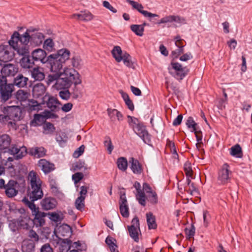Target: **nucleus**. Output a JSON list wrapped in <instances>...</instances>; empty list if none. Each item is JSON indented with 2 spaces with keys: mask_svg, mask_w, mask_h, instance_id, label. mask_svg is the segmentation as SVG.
Segmentation results:
<instances>
[{
  "mask_svg": "<svg viewBox=\"0 0 252 252\" xmlns=\"http://www.w3.org/2000/svg\"><path fill=\"white\" fill-rule=\"evenodd\" d=\"M30 152L32 156L37 158H39L46 155V150L42 147H35L31 149Z\"/></svg>",
  "mask_w": 252,
  "mask_h": 252,
  "instance_id": "nucleus-34",
  "label": "nucleus"
},
{
  "mask_svg": "<svg viewBox=\"0 0 252 252\" xmlns=\"http://www.w3.org/2000/svg\"><path fill=\"white\" fill-rule=\"evenodd\" d=\"M88 187L82 186L80 187L79 196L77 197L75 202V206L77 209L82 211L85 207V199L87 195Z\"/></svg>",
  "mask_w": 252,
  "mask_h": 252,
  "instance_id": "nucleus-10",
  "label": "nucleus"
},
{
  "mask_svg": "<svg viewBox=\"0 0 252 252\" xmlns=\"http://www.w3.org/2000/svg\"><path fill=\"white\" fill-rule=\"evenodd\" d=\"M59 104L57 99L53 96H48L47 102V106L52 111H54Z\"/></svg>",
  "mask_w": 252,
  "mask_h": 252,
  "instance_id": "nucleus-42",
  "label": "nucleus"
},
{
  "mask_svg": "<svg viewBox=\"0 0 252 252\" xmlns=\"http://www.w3.org/2000/svg\"><path fill=\"white\" fill-rule=\"evenodd\" d=\"M59 96L63 99L68 100L70 96V93L68 90H62L59 92Z\"/></svg>",
  "mask_w": 252,
  "mask_h": 252,
  "instance_id": "nucleus-59",
  "label": "nucleus"
},
{
  "mask_svg": "<svg viewBox=\"0 0 252 252\" xmlns=\"http://www.w3.org/2000/svg\"><path fill=\"white\" fill-rule=\"evenodd\" d=\"M131 30L138 36H142L144 29L142 26L139 25H132L130 26Z\"/></svg>",
  "mask_w": 252,
  "mask_h": 252,
  "instance_id": "nucleus-48",
  "label": "nucleus"
},
{
  "mask_svg": "<svg viewBox=\"0 0 252 252\" xmlns=\"http://www.w3.org/2000/svg\"><path fill=\"white\" fill-rule=\"evenodd\" d=\"M31 96L30 93L27 90H19L16 94V98L20 102H25Z\"/></svg>",
  "mask_w": 252,
  "mask_h": 252,
  "instance_id": "nucleus-32",
  "label": "nucleus"
},
{
  "mask_svg": "<svg viewBox=\"0 0 252 252\" xmlns=\"http://www.w3.org/2000/svg\"><path fill=\"white\" fill-rule=\"evenodd\" d=\"M55 74H50L48 76L47 83L48 85H50L55 81H57V79L59 77H61V72H55Z\"/></svg>",
  "mask_w": 252,
  "mask_h": 252,
  "instance_id": "nucleus-55",
  "label": "nucleus"
},
{
  "mask_svg": "<svg viewBox=\"0 0 252 252\" xmlns=\"http://www.w3.org/2000/svg\"><path fill=\"white\" fill-rule=\"evenodd\" d=\"M230 154L236 158H241L242 157V149L239 144H237L230 149Z\"/></svg>",
  "mask_w": 252,
  "mask_h": 252,
  "instance_id": "nucleus-43",
  "label": "nucleus"
},
{
  "mask_svg": "<svg viewBox=\"0 0 252 252\" xmlns=\"http://www.w3.org/2000/svg\"><path fill=\"white\" fill-rule=\"evenodd\" d=\"M31 42L35 46H39L42 43L44 39V36L43 33L35 32L31 33Z\"/></svg>",
  "mask_w": 252,
  "mask_h": 252,
  "instance_id": "nucleus-24",
  "label": "nucleus"
},
{
  "mask_svg": "<svg viewBox=\"0 0 252 252\" xmlns=\"http://www.w3.org/2000/svg\"><path fill=\"white\" fill-rule=\"evenodd\" d=\"M32 57L34 61L40 62L42 63L48 62L46 52L40 48L34 50L32 53Z\"/></svg>",
  "mask_w": 252,
  "mask_h": 252,
  "instance_id": "nucleus-15",
  "label": "nucleus"
},
{
  "mask_svg": "<svg viewBox=\"0 0 252 252\" xmlns=\"http://www.w3.org/2000/svg\"><path fill=\"white\" fill-rule=\"evenodd\" d=\"M54 46L55 44L53 40L49 38L45 40L43 44V48L45 50L49 52H51L54 50Z\"/></svg>",
  "mask_w": 252,
  "mask_h": 252,
  "instance_id": "nucleus-49",
  "label": "nucleus"
},
{
  "mask_svg": "<svg viewBox=\"0 0 252 252\" xmlns=\"http://www.w3.org/2000/svg\"><path fill=\"white\" fill-rule=\"evenodd\" d=\"M18 71V67L13 64L7 63L1 68L0 72L2 74L6 76H14Z\"/></svg>",
  "mask_w": 252,
  "mask_h": 252,
  "instance_id": "nucleus-17",
  "label": "nucleus"
},
{
  "mask_svg": "<svg viewBox=\"0 0 252 252\" xmlns=\"http://www.w3.org/2000/svg\"><path fill=\"white\" fill-rule=\"evenodd\" d=\"M31 31L30 30L22 35H20L18 32H15L12 35L11 39L9 40L10 44L17 43L20 45L25 44L27 45L30 39H31L30 35Z\"/></svg>",
  "mask_w": 252,
  "mask_h": 252,
  "instance_id": "nucleus-7",
  "label": "nucleus"
},
{
  "mask_svg": "<svg viewBox=\"0 0 252 252\" xmlns=\"http://www.w3.org/2000/svg\"><path fill=\"white\" fill-rule=\"evenodd\" d=\"M40 252H53V250L51 246L47 243L41 247Z\"/></svg>",
  "mask_w": 252,
  "mask_h": 252,
  "instance_id": "nucleus-64",
  "label": "nucleus"
},
{
  "mask_svg": "<svg viewBox=\"0 0 252 252\" xmlns=\"http://www.w3.org/2000/svg\"><path fill=\"white\" fill-rule=\"evenodd\" d=\"M3 252H19V251L13 244L8 243L4 245Z\"/></svg>",
  "mask_w": 252,
  "mask_h": 252,
  "instance_id": "nucleus-54",
  "label": "nucleus"
},
{
  "mask_svg": "<svg viewBox=\"0 0 252 252\" xmlns=\"http://www.w3.org/2000/svg\"><path fill=\"white\" fill-rule=\"evenodd\" d=\"M80 17V20L82 21H91L93 19V15L89 11H81V15H79Z\"/></svg>",
  "mask_w": 252,
  "mask_h": 252,
  "instance_id": "nucleus-50",
  "label": "nucleus"
},
{
  "mask_svg": "<svg viewBox=\"0 0 252 252\" xmlns=\"http://www.w3.org/2000/svg\"><path fill=\"white\" fill-rule=\"evenodd\" d=\"M15 53L12 46L9 43L7 45H0V61L7 62L13 59Z\"/></svg>",
  "mask_w": 252,
  "mask_h": 252,
  "instance_id": "nucleus-6",
  "label": "nucleus"
},
{
  "mask_svg": "<svg viewBox=\"0 0 252 252\" xmlns=\"http://www.w3.org/2000/svg\"><path fill=\"white\" fill-rule=\"evenodd\" d=\"M111 53L113 57L117 62L120 63L122 61L123 59L122 58L123 57V54L124 53H123L120 46H115L112 50Z\"/></svg>",
  "mask_w": 252,
  "mask_h": 252,
  "instance_id": "nucleus-37",
  "label": "nucleus"
},
{
  "mask_svg": "<svg viewBox=\"0 0 252 252\" xmlns=\"http://www.w3.org/2000/svg\"><path fill=\"white\" fill-rule=\"evenodd\" d=\"M14 86L12 84H6L0 88L1 99L4 101H7L11 96L13 91Z\"/></svg>",
  "mask_w": 252,
  "mask_h": 252,
  "instance_id": "nucleus-18",
  "label": "nucleus"
},
{
  "mask_svg": "<svg viewBox=\"0 0 252 252\" xmlns=\"http://www.w3.org/2000/svg\"><path fill=\"white\" fill-rule=\"evenodd\" d=\"M174 40L175 41V45L177 47L179 48V49L176 51H173L172 54L173 55L177 54L178 55H180L181 53H183L184 49L183 47H184V42L185 41L181 39L180 36H177L174 38Z\"/></svg>",
  "mask_w": 252,
  "mask_h": 252,
  "instance_id": "nucleus-35",
  "label": "nucleus"
},
{
  "mask_svg": "<svg viewBox=\"0 0 252 252\" xmlns=\"http://www.w3.org/2000/svg\"><path fill=\"white\" fill-rule=\"evenodd\" d=\"M83 177L84 175L83 173L81 172H77L73 174L72 178L74 183H77L83 179Z\"/></svg>",
  "mask_w": 252,
  "mask_h": 252,
  "instance_id": "nucleus-61",
  "label": "nucleus"
},
{
  "mask_svg": "<svg viewBox=\"0 0 252 252\" xmlns=\"http://www.w3.org/2000/svg\"><path fill=\"white\" fill-rule=\"evenodd\" d=\"M134 132L140 137L145 143H149L150 142L151 137L148 133L145 127L141 124L133 126Z\"/></svg>",
  "mask_w": 252,
  "mask_h": 252,
  "instance_id": "nucleus-12",
  "label": "nucleus"
},
{
  "mask_svg": "<svg viewBox=\"0 0 252 252\" xmlns=\"http://www.w3.org/2000/svg\"><path fill=\"white\" fill-rule=\"evenodd\" d=\"M21 110L19 106L4 107L0 113V123L7 125L8 127L16 129L17 123L21 120Z\"/></svg>",
  "mask_w": 252,
  "mask_h": 252,
  "instance_id": "nucleus-2",
  "label": "nucleus"
},
{
  "mask_svg": "<svg viewBox=\"0 0 252 252\" xmlns=\"http://www.w3.org/2000/svg\"><path fill=\"white\" fill-rule=\"evenodd\" d=\"M130 236L135 241H139V233L140 232L139 221L138 218H134L131 221V224L128 227Z\"/></svg>",
  "mask_w": 252,
  "mask_h": 252,
  "instance_id": "nucleus-9",
  "label": "nucleus"
},
{
  "mask_svg": "<svg viewBox=\"0 0 252 252\" xmlns=\"http://www.w3.org/2000/svg\"><path fill=\"white\" fill-rule=\"evenodd\" d=\"M42 208L45 210H49L55 208L57 204L56 200L51 197H45L41 201Z\"/></svg>",
  "mask_w": 252,
  "mask_h": 252,
  "instance_id": "nucleus-21",
  "label": "nucleus"
},
{
  "mask_svg": "<svg viewBox=\"0 0 252 252\" xmlns=\"http://www.w3.org/2000/svg\"><path fill=\"white\" fill-rule=\"evenodd\" d=\"M30 182L31 188L27 197H24L22 201L31 210L32 214L34 216L33 223L36 226H42L45 224L46 213L39 211V208L36 207L34 201L42 198L43 195L41 189V181L33 171H31L28 176Z\"/></svg>",
  "mask_w": 252,
  "mask_h": 252,
  "instance_id": "nucleus-1",
  "label": "nucleus"
},
{
  "mask_svg": "<svg viewBox=\"0 0 252 252\" xmlns=\"http://www.w3.org/2000/svg\"><path fill=\"white\" fill-rule=\"evenodd\" d=\"M231 171L227 163L223 164L218 172L217 182L219 185H225L231 180Z\"/></svg>",
  "mask_w": 252,
  "mask_h": 252,
  "instance_id": "nucleus-5",
  "label": "nucleus"
},
{
  "mask_svg": "<svg viewBox=\"0 0 252 252\" xmlns=\"http://www.w3.org/2000/svg\"><path fill=\"white\" fill-rule=\"evenodd\" d=\"M70 51L66 49L63 48L59 50L57 54H52L54 57H56L58 60L64 63L70 57Z\"/></svg>",
  "mask_w": 252,
  "mask_h": 252,
  "instance_id": "nucleus-23",
  "label": "nucleus"
},
{
  "mask_svg": "<svg viewBox=\"0 0 252 252\" xmlns=\"http://www.w3.org/2000/svg\"><path fill=\"white\" fill-rule=\"evenodd\" d=\"M128 122L132 128H133V126H135L139 125L140 124L138 120L136 118L128 116Z\"/></svg>",
  "mask_w": 252,
  "mask_h": 252,
  "instance_id": "nucleus-60",
  "label": "nucleus"
},
{
  "mask_svg": "<svg viewBox=\"0 0 252 252\" xmlns=\"http://www.w3.org/2000/svg\"><path fill=\"white\" fill-rule=\"evenodd\" d=\"M51 65V70L54 72H61L63 63L57 59L54 55H50L48 57V62Z\"/></svg>",
  "mask_w": 252,
  "mask_h": 252,
  "instance_id": "nucleus-14",
  "label": "nucleus"
},
{
  "mask_svg": "<svg viewBox=\"0 0 252 252\" xmlns=\"http://www.w3.org/2000/svg\"><path fill=\"white\" fill-rule=\"evenodd\" d=\"M29 109L31 111H38L41 109V105L37 101L32 100L29 103Z\"/></svg>",
  "mask_w": 252,
  "mask_h": 252,
  "instance_id": "nucleus-47",
  "label": "nucleus"
},
{
  "mask_svg": "<svg viewBox=\"0 0 252 252\" xmlns=\"http://www.w3.org/2000/svg\"><path fill=\"white\" fill-rule=\"evenodd\" d=\"M185 21L186 20L185 18L179 16L168 15L161 18L158 22H157V24L160 25L162 24L172 23L173 22H175L178 23H185Z\"/></svg>",
  "mask_w": 252,
  "mask_h": 252,
  "instance_id": "nucleus-19",
  "label": "nucleus"
},
{
  "mask_svg": "<svg viewBox=\"0 0 252 252\" xmlns=\"http://www.w3.org/2000/svg\"><path fill=\"white\" fill-rule=\"evenodd\" d=\"M29 237L32 239L33 241L38 242L39 240V236L33 230H31L29 233Z\"/></svg>",
  "mask_w": 252,
  "mask_h": 252,
  "instance_id": "nucleus-63",
  "label": "nucleus"
},
{
  "mask_svg": "<svg viewBox=\"0 0 252 252\" xmlns=\"http://www.w3.org/2000/svg\"><path fill=\"white\" fill-rule=\"evenodd\" d=\"M186 234L189 239H190L194 235L195 233V227L193 225H191L189 228H187L185 229Z\"/></svg>",
  "mask_w": 252,
  "mask_h": 252,
  "instance_id": "nucleus-58",
  "label": "nucleus"
},
{
  "mask_svg": "<svg viewBox=\"0 0 252 252\" xmlns=\"http://www.w3.org/2000/svg\"><path fill=\"white\" fill-rule=\"evenodd\" d=\"M146 218L149 229H156L157 225L156 222L155 217L153 214L151 212L147 213Z\"/></svg>",
  "mask_w": 252,
  "mask_h": 252,
  "instance_id": "nucleus-38",
  "label": "nucleus"
},
{
  "mask_svg": "<svg viewBox=\"0 0 252 252\" xmlns=\"http://www.w3.org/2000/svg\"><path fill=\"white\" fill-rule=\"evenodd\" d=\"M150 201L153 204H156L158 203V196L155 191L151 192L149 195Z\"/></svg>",
  "mask_w": 252,
  "mask_h": 252,
  "instance_id": "nucleus-62",
  "label": "nucleus"
},
{
  "mask_svg": "<svg viewBox=\"0 0 252 252\" xmlns=\"http://www.w3.org/2000/svg\"><path fill=\"white\" fill-rule=\"evenodd\" d=\"M104 144L108 151V154H111L114 149V146L112 145V141L109 137H106L105 138Z\"/></svg>",
  "mask_w": 252,
  "mask_h": 252,
  "instance_id": "nucleus-51",
  "label": "nucleus"
},
{
  "mask_svg": "<svg viewBox=\"0 0 252 252\" xmlns=\"http://www.w3.org/2000/svg\"><path fill=\"white\" fill-rule=\"evenodd\" d=\"M27 154V148L25 146L20 147V149H19L18 152L15 156V158L17 159L22 158Z\"/></svg>",
  "mask_w": 252,
  "mask_h": 252,
  "instance_id": "nucleus-57",
  "label": "nucleus"
},
{
  "mask_svg": "<svg viewBox=\"0 0 252 252\" xmlns=\"http://www.w3.org/2000/svg\"><path fill=\"white\" fill-rule=\"evenodd\" d=\"M184 168L188 178H189V177L192 178V170L190 163L189 162H186L184 164Z\"/></svg>",
  "mask_w": 252,
  "mask_h": 252,
  "instance_id": "nucleus-53",
  "label": "nucleus"
},
{
  "mask_svg": "<svg viewBox=\"0 0 252 252\" xmlns=\"http://www.w3.org/2000/svg\"><path fill=\"white\" fill-rule=\"evenodd\" d=\"M107 112L108 115L112 121H115L116 120L121 121L123 118L122 114L115 109H108Z\"/></svg>",
  "mask_w": 252,
  "mask_h": 252,
  "instance_id": "nucleus-33",
  "label": "nucleus"
},
{
  "mask_svg": "<svg viewBox=\"0 0 252 252\" xmlns=\"http://www.w3.org/2000/svg\"><path fill=\"white\" fill-rule=\"evenodd\" d=\"M35 248L34 244L31 242L24 241L22 246V249L24 252H32Z\"/></svg>",
  "mask_w": 252,
  "mask_h": 252,
  "instance_id": "nucleus-44",
  "label": "nucleus"
},
{
  "mask_svg": "<svg viewBox=\"0 0 252 252\" xmlns=\"http://www.w3.org/2000/svg\"><path fill=\"white\" fill-rule=\"evenodd\" d=\"M122 61L128 67L133 68V64L131 61L130 56L126 52H124L123 54Z\"/></svg>",
  "mask_w": 252,
  "mask_h": 252,
  "instance_id": "nucleus-45",
  "label": "nucleus"
},
{
  "mask_svg": "<svg viewBox=\"0 0 252 252\" xmlns=\"http://www.w3.org/2000/svg\"><path fill=\"white\" fill-rule=\"evenodd\" d=\"M46 91V88L44 84L37 83L35 84L32 89V93L34 96L38 97L43 95Z\"/></svg>",
  "mask_w": 252,
  "mask_h": 252,
  "instance_id": "nucleus-27",
  "label": "nucleus"
},
{
  "mask_svg": "<svg viewBox=\"0 0 252 252\" xmlns=\"http://www.w3.org/2000/svg\"><path fill=\"white\" fill-rule=\"evenodd\" d=\"M4 189L6 195L8 197H12L18 193V184L14 180H10Z\"/></svg>",
  "mask_w": 252,
  "mask_h": 252,
  "instance_id": "nucleus-13",
  "label": "nucleus"
},
{
  "mask_svg": "<svg viewBox=\"0 0 252 252\" xmlns=\"http://www.w3.org/2000/svg\"><path fill=\"white\" fill-rule=\"evenodd\" d=\"M11 142V138L8 135H0V151L8 150Z\"/></svg>",
  "mask_w": 252,
  "mask_h": 252,
  "instance_id": "nucleus-26",
  "label": "nucleus"
},
{
  "mask_svg": "<svg viewBox=\"0 0 252 252\" xmlns=\"http://www.w3.org/2000/svg\"><path fill=\"white\" fill-rule=\"evenodd\" d=\"M43 133L45 134H49L53 133L55 130V127L54 125L50 123H46L43 125Z\"/></svg>",
  "mask_w": 252,
  "mask_h": 252,
  "instance_id": "nucleus-46",
  "label": "nucleus"
},
{
  "mask_svg": "<svg viewBox=\"0 0 252 252\" xmlns=\"http://www.w3.org/2000/svg\"><path fill=\"white\" fill-rule=\"evenodd\" d=\"M129 162L131 164L130 168L134 174H139L142 172V167L137 159L130 158Z\"/></svg>",
  "mask_w": 252,
  "mask_h": 252,
  "instance_id": "nucleus-29",
  "label": "nucleus"
},
{
  "mask_svg": "<svg viewBox=\"0 0 252 252\" xmlns=\"http://www.w3.org/2000/svg\"><path fill=\"white\" fill-rule=\"evenodd\" d=\"M45 121V117L41 114H35L33 119L31 122V126H37L41 125Z\"/></svg>",
  "mask_w": 252,
  "mask_h": 252,
  "instance_id": "nucleus-39",
  "label": "nucleus"
},
{
  "mask_svg": "<svg viewBox=\"0 0 252 252\" xmlns=\"http://www.w3.org/2000/svg\"><path fill=\"white\" fill-rule=\"evenodd\" d=\"M81 60L78 56H74L71 58V63L73 67L78 68L81 65Z\"/></svg>",
  "mask_w": 252,
  "mask_h": 252,
  "instance_id": "nucleus-56",
  "label": "nucleus"
},
{
  "mask_svg": "<svg viewBox=\"0 0 252 252\" xmlns=\"http://www.w3.org/2000/svg\"><path fill=\"white\" fill-rule=\"evenodd\" d=\"M105 242L109 246L111 252H119L115 239L108 236L106 238Z\"/></svg>",
  "mask_w": 252,
  "mask_h": 252,
  "instance_id": "nucleus-40",
  "label": "nucleus"
},
{
  "mask_svg": "<svg viewBox=\"0 0 252 252\" xmlns=\"http://www.w3.org/2000/svg\"><path fill=\"white\" fill-rule=\"evenodd\" d=\"M126 2L130 4L133 9H136L145 17L149 18V20L151 22H153L152 18L159 17L158 14H154L147 11L144 10V7L143 5L136 1L132 0H126Z\"/></svg>",
  "mask_w": 252,
  "mask_h": 252,
  "instance_id": "nucleus-8",
  "label": "nucleus"
},
{
  "mask_svg": "<svg viewBox=\"0 0 252 252\" xmlns=\"http://www.w3.org/2000/svg\"><path fill=\"white\" fill-rule=\"evenodd\" d=\"M117 164L120 170L123 171H126L127 168V161L126 158L124 157L119 158L117 159Z\"/></svg>",
  "mask_w": 252,
  "mask_h": 252,
  "instance_id": "nucleus-41",
  "label": "nucleus"
},
{
  "mask_svg": "<svg viewBox=\"0 0 252 252\" xmlns=\"http://www.w3.org/2000/svg\"><path fill=\"white\" fill-rule=\"evenodd\" d=\"M119 200L120 211L123 217L127 218L129 216V208L125 192L121 191Z\"/></svg>",
  "mask_w": 252,
  "mask_h": 252,
  "instance_id": "nucleus-11",
  "label": "nucleus"
},
{
  "mask_svg": "<svg viewBox=\"0 0 252 252\" xmlns=\"http://www.w3.org/2000/svg\"><path fill=\"white\" fill-rule=\"evenodd\" d=\"M32 77L37 81H41L45 78L44 69L40 67H34L31 71Z\"/></svg>",
  "mask_w": 252,
  "mask_h": 252,
  "instance_id": "nucleus-25",
  "label": "nucleus"
},
{
  "mask_svg": "<svg viewBox=\"0 0 252 252\" xmlns=\"http://www.w3.org/2000/svg\"><path fill=\"white\" fill-rule=\"evenodd\" d=\"M133 186L137 191L136 194V199L141 205L143 206H145L146 196L144 191L141 189L140 184L138 182H135Z\"/></svg>",
  "mask_w": 252,
  "mask_h": 252,
  "instance_id": "nucleus-20",
  "label": "nucleus"
},
{
  "mask_svg": "<svg viewBox=\"0 0 252 252\" xmlns=\"http://www.w3.org/2000/svg\"><path fill=\"white\" fill-rule=\"evenodd\" d=\"M38 166L45 174H48L55 169L54 163L44 158L38 161Z\"/></svg>",
  "mask_w": 252,
  "mask_h": 252,
  "instance_id": "nucleus-16",
  "label": "nucleus"
},
{
  "mask_svg": "<svg viewBox=\"0 0 252 252\" xmlns=\"http://www.w3.org/2000/svg\"><path fill=\"white\" fill-rule=\"evenodd\" d=\"M168 69L169 73L178 80H182L189 71L187 67H183L178 63H171Z\"/></svg>",
  "mask_w": 252,
  "mask_h": 252,
  "instance_id": "nucleus-4",
  "label": "nucleus"
},
{
  "mask_svg": "<svg viewBox=\"0 0 252 252\" xmlns=\"http://www.w3.org/2000/svg\"><path fill=\"white\" fill-rule=\"evenodd\" d=\"M20 63L21 67L25 69L31 68L34 65L33 61L30 59L29 56L23 57L20 61Z\"/></svg>",
  "mask_w": 252,
  "mask_h": 252,
  "instance_id": "nucleus-36",
  "label": "nucleus"
},
{
  "mask_svg": "<svg viewBox=\"0 0 252 252\" xmlns=\"http://www.w3.org/2000/svg\"><path fill=\"white\" fill-rule=\"evenodd\" d=\"M11 45L13 47L14 51H16L19 55H24L29 53V47L25 44L20 45L17 43H12Z\"/></svg>",
  "mask_w": 252,
  "mask_h": 252,
  "instance_id": "nucleus-31",
  "label": "nucleus"
},
{
  "mask_svg": "<svg viewBox=\"0 0 252 252\" xmlns=\"http://www.w3.org/2000/svg\"><path fill=\"white\" fill-rule=\"evenodd\" d=\"M81 83L80 75L75 69L65 68L56 82L55 87L57 89H62L69 88L72 83L76 86Z\"/></svg>",
  "mask_w": 252,
  "mask_h": 252,
  "instance_id": "nucleus-3",
  "label": "nucleus"
},
{
  "mask_svg": "<svg viewBox=\"0 0 252 252\" xmlns=\"http://www.w3.org/2000/svg\"><path fill=\"white\" fill-rule=\"evenodd\" d=\"M28 80V78L24 76L22 74H19L14 78V84L18 87L22 88L27 85Z\"/></svg>",
  "mask_w": 252,
  "mask_h": 252,
  "instance_id": "nucleus-30",
  "label": "nucleus"
},
{
  "mask_svg": "<svg viewBox=\"0 0 252 252\" xmlns=\"http://www.w3.org/2000/svg\"><path fill=\"white\" fill-rule=\"evenodd\" d=\"M186 125L189 128L191 129L190 131L191 132H193V131L197 129V124L195 122L192 117H189L188 118L186 122Z\"/></svg>",
  "mask_w": 252,
  "mask_h": 252,
  "instance_id": "nucleus-52",
  "label": "nucleus"
},
{
  "mask_svg": "<svg viewBox=\"0 0 252 252\" xmlns=\"http://www.w3.org/2000/svg\"><path fill=\"white\" fill-rule=\"evenodd\" d=\"M71 228L67 224H63L59 227L56 230V235L59 239L61 237H68L71 235Z\"/></svg>",
  "mask_w": 252,
  "mask_h": 252,
  "instance_id": "nucleus-22",
  "label": "nucleus"
},
{
  "mask_svg": "<svg viewBox=\"0 0 252 252\" xmlns=\"http://www.w3.org/2000/svg\"><path fill=\"white\" fill-rule=\"evenodd\" d=\"M58 243L60 244L59 250L60 252H67L70 249L71 242L67 238H60Z\"/></svg>",
  "mask_w": 252,
  "mask_h": 252,
  "instance_id": "nucleus-28",
  "label": "nucleus"
}]
</instances>
